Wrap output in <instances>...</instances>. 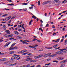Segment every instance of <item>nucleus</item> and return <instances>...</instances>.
Masks as SVG:
<instances>
[{"label":"nucleus","mask_w":67,"mask_h":67,"mask_svg":"<svg viewBox=\"0 0 67 67\" xmlns=\"http://www.w3.org/2000/svg\"><path fill=\"white\" fill-rule=\"evenodd\" d=\"M27 10V9H24L23 10H24V11H26Z\"/></svg>","instance_id":"56"},{"label":"nucleus","mask_w":67,"mask_h":67,"mask_svg":"<svg viewBox=\"0 0 67 67\" xmlns=\"http://www.w3.org/2000/svg\"><path fill=\"white\" fill-rule=\"evenodd\" d=\"M8 15V14H5L2 16H7Z\"/></svg>","instance_id":"24"},{"label":"nucleus","mask_w":67,"mask_h":67,"mask_svg":"<svg viewBox=\"0 0 67 67\" xmlns=\"http://www.w3.org/2000/svg\"><path fill=\"white\" fill-rule=\"evenodd\" d=\"M16 64H17V63H16L13 64H7V65H9V66H14V65H16Z\"/></svg>","instance_id":"1"},{"label":"nucleus","mask_w":67,"mask_h":67,"mask_svg":"<svg viewBox=\"0 0 67 67\" xmlns=\"http://www.w3.org/2000/svg\"><path fill=\"white\" fill-rule=\"evenodd\" d=\"M46 48H47V49H52V48L51 47H49V48H47V47H45Z\"/></svg>","instance_id":"21"},{"label":"nucleus","mask_w":67,"mask_h":67,"mask_svg":"<svg viewBox=\"0 0 67 67\" xmlns=\"http://www.w3.org/2000/svg\"><path fill=\"white\" fill-rule=\"evenodd\" d=\"M11 18V16H9L8 17V19L9 20V19H10V18Z\"/></svg>","instance_id":"59"},{"label":"nucleus","mask_w":67,"mask_h":67,"mask_svg":"<svg viewBox=\"0 0 67 67\" xmlns=\"http://www.w3.org/2000/svg\"><path fill=\"white\" fill-rule=\"evenodd\" d=\"M0 61H3V59H0Z\"/></svg>","instance_id":"54"},{"label":"nucleus","mask_w":67,"mask_h":67,"mask_svg":"<svg viewBox=\"0 0 67 67\" xmlns=\"http://www.w3.org/2000/svg\"><path fill=\"white\" fill-rule=\"evenodd\" d=\"M51 60V58H49L47 59V61H49V60Z\"/></svg>","instance_id":"31"},{"label":"nucleus","mask_w":67,"mask_h":67,"mask_svg":"<svg viewBox=\"0 0 67 67\" xmlns=\"http://www.w3.org/2000/svg\"><path fill=\"white\" fill-rule=\"evenodd\" d=\"M3 27H4V28H5V27H6V26H5V25H3Z\"/></svg>","instance_id":"61"},{"label":"nucleus","mask_w":67,"mask_h":67,"mask_svg":"<svg viewBox=\"0 0 67 67\" xmlns=\"http://www.w3.org/2000/svg\"><path fill=\"white\" fill-rule=\"evenodd\" d=\"M15 57H14V56H13L12 57L11 59L12 60H13L14 59H15Z\"/></svg>","instance_id":"16"},{"label":"nucleus","mask_w":67,"mask_h":67,"mask_svg":"<svg viewBox=\"0 0 67 67\" xmlns=\"http://www.w3.org/2000/svg\"><path fill=\"white\" fill-rule=\"evenodd\" d=\"M67 62V59L65 60H63V61L61 62V63H66Z\"/></svg>","instance_id":"5"},{"label":"nucleus","mask_w":67,"mask_h":67,"mask_svg":"<svg viewBox=\"0 0 67 67\" xmlns=\"http://www.w3.org/2000/svg\"><path fill=\"white\" fill-rule=\"evenodd\" d=\"M67 10H66L65 11H64L62 12V13H65V12H67Z\"/></svg>","instance_id":"57"},{"label":"nucleus","mask_w":67,"mask_h":67,"mask_svg":"<svg viewBox=\"0 0 67 67\" xmlns=\"http://www.w3.org/2000/svg\"><path fill=\"white\" fill-rule=\"evenodd\" d=\"M12 5H14L13 3H12L11 4V6Z\"/></svg>","instance_id":"63"},{"label":"nucleus","mask_w":67,"mask_h":67,"mask_svg":"<svg viewBox=\"0 0 67 67\" xmlns=\"http://www.w3.org/2000/svg\"><path fill=\"white\" fill-rule=\"evenodd\" d=\"M7 36H8V35H4V36L5 37H7Z\"/></svg>","instance_id":"43"},{"label":"nucleus","mask_w":67,"mask_h":67,"mask_svg":"<svg viewBox=\"0 0 67 67\" xmlns=\"http://www.w3.org/2000/svg\"><path fill=\"white\" fill-rule=\"evenodd\" d=\"M9 20V19L8 18H6L5 19V20L6 21H8Z\"/></svg>","instance_id":"23"},{"label":"nucleus","mask_w":67,"mask_h":67,"mask_svg":"<svg viewBox=\"0 0 67 67\" xmlns=\"http://www.w3.org/2000/svg\"><path fill=\"white\" fill-rule=\"evenodd\" d=\"M30 59L31 58H30L27 59H26V61H28V60H30Z\"/></svg>","instance_id":"13"},{"label":"nucleus","mask_w":67,"mask_h":67,"mask_svg":"<svg viewBox=\"0 0 67 67\" xmlns=\"http://www.w3.org/2000/svg\"><path fill=\"white\" fill-rule=\"evenodd\" d=\"M65 45L67 43V40H65Z\"/></svg>","instance_id":"48"},{"label":"nucleus","mask_w":67,"mask_h":67,"mask_svg":"<svg viewBox=\"0 0 67 67\" xmlns=\"http://www.w3.org/2000/svg\"><path fill=\"white\" fill-rule=\"evenodd\" d=\"M65 64H62L61 65V66H63V67H64L65 66Z\"/></svg>","instance_id":"27"},{"label":"nucleus","mask_w":67,"mask_h":67,"mask_svg":"<svg viewBox=\"0 0 67 67\" xmlns=\"http://www.w3.org/2000/svg\"><path fill=\"white\" fill-rule=\"evenodd\" d=\"M14 44H12L11 46L10 47V48H12V47H13V46H14Z\"/></svg>","instance_id":"34"},{"label":"nucleus","mask_w":67,"mask_h":67,"mask_svg":"<svg viewBox=\"0 0 67 67\" xmlns=\"http://www.w3.org/2000/svg\"><path fill=\"white\" fill-rule=\"evenodd\" d=\"M15 17H16V16H14L12 17L11 18V19H14V18H15Z\"/></svg>","instance_id":"26"},{"label":"nucleus","mask_w":67,"mask_h":67,"mask_svg":"<svg viewBox=\"0 0 67 67\" xmlns=\"http://www.w3.org/2000/svg\"><path fill=\"white\" fill-rule=\"evenodd\" d=\"M51 64V63H49V64H46L45 65V66H46V65H50Z\"/></svg>","instance_id":"52"},{"label":"nucleus","mask_w":67,"mask_h":67,"mask_svg":"<svg viewBox=\"0 0 67 67\" xmlns=\"http://www.w3.org/2000/svg\"><path fill=\"white\" fill-rule=\"evenodd\" d=\"M5 32H7V34H10V31L9 30H6Z\"/></svg>","instance_id":"6"},{"label":"nucleus","mask_w":67,"mask_h":67,"mask_svg":"<svg viewBox=\"0 0 67 67\" xmlns=\"http://www.w3.org/2000/svg\"><path fill=\"white\" fill-rule=\"evenodd\" d=\"M58 46V44H57L56 45H55L53 46V47L54 48H56Z\"/></svg>","instance_id":"10"},{"label":"nucleus","mask_w":67,"mask_h":67,"mask_svg":"<svg viewBox=\"0 0 67 67\" xmlns=\"http://www.w3.org/2000/svg\"><path fill=\"white\" fill-rule=\"evenodd\" d=\"M17 37H18V38H22V37H20V36H17Z\"/></svg>","instance_id":"30"},{"label":"nucleus","mask_w":67,"mask_h":67,"mask_svg":"<svg viewBox=\"0 0 67 67\" xmlns=\"http://www.w3.org/2000/svg\"><path fill=\"white\" fill-rule=\"evenodd\" d=\"M36 67H41V65H37Z\"/></svg>","instance_id":"33"},{"label":"nucleus","mask_w":67,"mask_h":67,"mask_svg":"<svg viewBox=\"0 0 67 67\" xmlns=\"http://www.w3.org/2000/svg\"><path fill=\"white\" fill-rule=\"evenodd\" d=\"M35 66V65H33V66H31L30 67H34Z\"/></svg>","instance_id":"64"},{"label":"nucleus","mask_w":67,"mask_h":67,"mask_svg":"<svg viewBox=\"0 0 67 67\" xmlns=\"http://www.w3.org/2000/svg\"><path fill=\"white\" fill-rule=\"evenodd\" d=\"M59 39H58L56 41H55V42L56 43V42H59Z\"/></svg>","instance_id":"20"},{"label":"nucleus","mask_w":67,"mask_h":67,"mask_svg":"<svg viewBox=\"0 0 67 67\" xmlns=\"http://www.w3.org/2000/svg\"><path fill=\"white\" fill-rule=\"evenodd\" d=\"M57 59H59V60L60 59H60H61V57L58 58H57Z\"/></svg>","instance_id":"51"},{"label":"nucleus","mask_w":67,"mask_h":67,"mask_svg":"<svg viewBox=\"0 0 67 67\" xmlns=\"http://www.w3.org/2000/svg\"><path fill=\"white\" fill-rule=\"evenodd\" d=\"M52 2L51 1H48V2H47V3H50V2Z\"/></svg>","instance_id":"32"},{"label":"nucleus","mask_w":67,"mask_h":67,"mask_svg":"<svg viewBox=\"0 0 67 67\" xmlns=\"http://www.w3.org/2000/svg\"><path fill=\"white\" fill-rule=\"evenodd\" d=\"M60 48V47L56 48L55 49H59Z\"/></svg>","instance_id":"46"},{"label":"nucleus","mask_w":67,"mask_h":67,"mask_svg":"<svg viewBox=\"0 0 67 67\" xmlns=\"http://www.w3.org/2000/svg\"><path fill=\"white\" fill-rule=\"evenodd\" d=\"M23 51H24V50H22L21 51H19V52H18V53H22V52H23Z\"/></svg>","instance_id":"25"},{"label":"nucleus","mask_w":67,"mask_h":67,"mask_svg":"<svg viewBox=\"0 0 67 67\" xmlns=\"http://www.w3.org/2000/svg\"><path fill=\"white\" fill-rule=\"evenodd\" d=\"M59 50L60 51V53H61V54H62L63 52H64V51H65V50H66V49H60Z\"/></svg>","instance_id":"2"},{"label":"nucleus","mask_w":67,"mask_h":67,"mask_svg":"<svg viewBox=\"0 0 67 67\" xmlns=\"http://www.w3.org/2000/svg\"><path fill=\"white\" fill-rule=\"evenodd\" d=\"M29 47H30L31 48H33V46H29Z\"/></svg>","instance_id":"60"},{"label":"nucleus","mask_w":67,"mask_h":67,"mask_svg":"<svg viewBox=\"0 0 67 67\" xmlns=\"http://www.w3.org/2000/svg\"><path fill=\"white\" fill-rule=\"evenodd\" d=\"M47 4V2H44L42 3L43 5H44V4Z\"/></svg>","instance_id":"14"},{"label":"nucleus","mask_w":67,"mask_h":67,"mask_svg":"<svg viewBox=\"0 0 67 67\" xmlns=\"http://www.w3.org/2000/svg\"><path fill=\"white\" fill-rule=\"evenodd\" d=\"M34 58H35V59H37V58H39V57L38 56V55L37 56L35 57Z\"/></svg>","instance_id":"15"},{"label":"nucleus","mask_w":67,"mask_h":67,"mask_svg":"<svg viewBox=\"0 0 67 67\" xmlns=\"http://www.w3.org/2000/svg\"><path fill=\"white\" fill-rule=\"evenodd\" d=\"M67 2V1H66V0H64L63 1L62 3H64V2Z\"/></svg>","instance_id":"29"},{"label":"nucleus","mask_w":67,"mask_h":67,"mask_svg":"<svg viewBox=\"0 0 67 67\" xmlns=\"http://www.w3.org/2000/svg\"><path fill=\"white\" fill-rule=\"evenodd\" d=\"M33 7L32 6L31 7H29V9H33Z\"/></svg>","instance_id":"41"},{"label":"nucleus","mask_w":67,"mask_h":67,"mask_svg":"<svg viewBox=\"0 0 67 67\" xmlns=\"http://www.w3.org/2000/svg\"><path fill=\"white\" fill-rule=\"evenodd\" d=\"M38 56L39 57V58H40V57H42V56H43V55L41 54L40 55H38Z\"/></svg>","instance_id":"11"},{"label":"nucleus","mask_w":67,"mask_h":67,"mask_svg":"<svg viewBox=\"0 0 67 67\" xmlns=\"http://www.w3.org/2000/svg\"><path fill=\"white\" fill-rule=\"evenodd\" d=\"M41 30V31H42V32H43V30H42V29H41V28L40 27L39 28V30Z\"/></svg>","instance_id":"39"},{"label":"nucleus","mask_w":67,"mask_h":67,"mask_svg":"<svg viewBox=\"0 0 67 67\" xmlns=\"http://www.w3.org/2000/svg\"><path fill=\"white\" fill-rule=\"evenodd\" d=\"M58 54H61V53H60V51H58Z\"/></svg>","instance_id":"55"},{"label":"nucleus","mask_w":67,"mask_h":67,"mask_svg":"<svg viewBox=\"0 0 67 67\" xmlns=\"http://www.w3.org/2000/svg\"><path fill=\"white\" fill-rule=\"evenodd\" d=\"M27 54H28V53H24L22 54V55H25Z\"/></svg>","instance_id":"22"},{"label":"nucleus","mask_w":67,"mask_h":67,"mask_svg":"<svg viewBox=\"0 0 67 67\" xmlns=\"http://www.w3.org/2000/svg\"><path fill=\"white\" fill-rule=\"evenodd\" d=\"M33 20H31L29 23V25H31V23H32V21H33Z\"/></svg>","instance_id":"17"},{"label":"nucleus","mask_w":67,"mask_h":67,"mask_svg":"<svg viewBox=\"0 0 67 67\" xmlns=\"http://www.w3.org/2000/svg\"><path fill=\"white\" fill-rule=\"evenodd\" d=\"M48 54H46L45 55L43 56V57H45V56H46V57H47V56H48Z\"/></svg>","instance_id":"28"},{"label":"nucleus","mask_w":67,"mask_h":67,"mask_svg":"<svg viewBox=\"0 0 67 67\" xmlns=\"http://www.w3.org/2000/svg\"><path fill=\"white\" fill-rule=\"evenodd\" d=\"M14 32V34H16V35H19V32H18L16 31H15Z\"/></svg>","instance_id":"3"},{"label":"nucleus","mask_w":67,"mask_h":67,"mask_svg":"<svg viewBox=\"0 0 67 67\" xmlns=\"http://www.w3.org/2000/svg\"><path fill=\"white\" fill-rule=\"evenodd\" d=\"M30 65L28 64L27 65H25L24 66V67H30Z\"/></svg>","instance_id":"12"},{"label":"nucleus","mask_w":67,"mask_h":67,"mask_svg":"<svg viewBox=\"0 0 67 67\" xmlns=\"http://www.w3.org/2000/svg\"><path fill=\"white\" fill-rule=\"evenodd\" d=\"M8 44H7V43H6V44L5 45V47H6V46H8Z\"/></svg>","instance_id":"47"},{"label":"nucleus","mask_w":67,"mask_h":67,"mask_svg":"<svg viewBox=\"0 0 67 67\" xmlns=\"http://www.w3.org/2000/svg\"><path fill=\"white\" fill-rule=\"evenodd\" d=\"M53 62H55V63H58V61L56 60H53Z\"/></svg>","instance_id":"40"},{"label":"nucleus","mask_w":67,"mask_h":67,"mask_svg":"<svg viewBox=\"0 0 67 67\" xmlns=\"http://www.w3.org/2000/svg\"><path fill=\"white\" fill-rule=\"evenodd\" d=\"M38 5H40V1H39L38 3Z\"/></svg>","instance_id":"18"},{"label":"nucleus","mask_w":67,"mask_h":67,"mask_svg":"<svg viewBox=\"0 0 67 67\" xmlns=\"http://www.w3.org/2000/svg\"><path fill=\"white\" fill-rule=\"evenodd\" d=\"M3 61H5V60H7V59L5 58L3 59Z\"/></svg>","instance_id":"50"},{"label":"nucleus","mask_w":67,"mask_h":67,"mask_svg":"<svg viewBox=\"0 0 67 67\" xmlns=\"http://www.w3.org/2000/svg\"><path fill=\"white\" fill-rule=\"evenodd\" d=\"M15 48V47H13L12 48H9V49L10 50H12L13 49H14Z\"/></svg>","instance_id":"9"},{"label":"nucleus","mask_w":67,"mask_h":67,"mask_svg":"<svg viewBox=\"0 0 67 67\" xmlns=\"http://www.w3.org/2000/svg\"><path fill=\"white\" fill-rule=\"evenodd\" d=\"M63 40H64V39H62V40H61L60 41L61 42H63Z\"/></svg>","instance_id":"53"},{"label":"nucleus","mask_w":67,"mask_h":67,"mask_svg":"<svg viewBox=\"0 0 67 67\" xmlns=\"http://www.w3.org/2000/svg\"><path fill=\"white\" fill-rule=\"evenodd\" d=\"M37 42H39V43L42 42V41H41L40 40H37Z\"/></svg>","instance_id":"42"},{"label":"nucleus","mask_w":67,"mask_h":67,"mask_svg":"<svg viewBox=\"0 0 67 67\" xmlns=\"http://www.w3.org/2000/svg\"><path fill=\"white\" fill-rule=\"evenodd\" d=\"M56 55H57V54H54L53 55H50V57H54L55 56H56Z\"/></svg>","instance_id":"4"},{"label":"nucleus","mask_w":67,"mask_h":67,"mask_svg":"<svg viewBox=\"0 0 67 67\" xmlns=\"http://www.w3.org/2000/svg\"><path fill=\"white\" fill-rule=\"evenodd\" d=\"M35 46H34L35 47H37V46H38V45L37 44H35Z\"/></svg>","instance_id":"37"},{"label":"nucleus","mask_w":67,"mask_h":67,"mask_svg":"<svg viewBox=\"0 0 67 67\" xmlns=\"http://www.w3.org/2000/svg\"><path fill=\"white\" fill-rule=\"evenodd\" d=\"M20 57L17 56L16 57V59H17V60H19L20 59Z\"/></svg>","instance_id":"8"},{"label":"nucleus","mask_w":67,"mask_h":67,"mask_svg":"<svg viewBox=\"0 0 67 67\" xmlns=\"http://www.w3.org/2000/svg\"><path fill=\"white\" fill-rule=\"evenodd\" d=\"M33 18H34L35 19H37V18L34 15H33V16H32V17L31 18V19H33Z\"/></svg>","instance_id":"7"},{"label":"nucleus","mask_w":67,"mask_h":67,"mask_svg":"<svg viewBox=\"0 0 67 67\" xmlns=\"http://www.w3.org/2000/svg\"><path fill=\"white\" fill-rule=\"evenodd\" d=\"M2 41H3V40H2V39H0V42H2Z\"/></svg>","instance_id":"62"},{"label":"nucleus","mask_w":67,"mask_h":67,"mask_svg":"<svg viewBox=\"0 0 67 67\" xmlns=\"http://www.w3.org/2000/svg\"><path fill=\"white\" fill-rule=\"evenodd\" d=\"M36 60H31V62H36Z\"/></svg>","instance_id":"19"},{"label":"nucleus","mask_w":67,"mask_h":67,"mask_svg":"<svg viewBox=\"0 0 67 67\" xmlns=\"http://www.w3.org/2000/svg\"><path fill=\"white\" fill-rule=\"evenodd\" d=\"M23 4L22 5H27V3H23Z\"/></svg>","instance_id":"35"},{"label":"nucleus","mask_w":67,"mask_h":67,"mask_svg":"<svg viewBox=\"0 0 67 67\" xmlns=\"http://www.w3.org/2000/svg\"><path fill=\"white\" fill-rule=\"evenodd\" d=\"M46 26V27H48L49 26V25L48 24H47V25Z\"/></svg>","instance_id":"44"},{"label":"nucleus","mask_w":67,"mask_h":67,"mask_svg":"<svg viewBox=\"0 0 67 67\" xmlns=\"http://www.w3.org/2000/svg\"><path fill=\"white\" fill-rule=\"evenodd\" d=\"M11 43V42H8L7 43V44H8V45H9V44H10V43Z\"/></svg>","instance_id":"49"},{"label":"nucleus","mask_w":67,"mask_h":67,"mask_svg":"<svg viewBox=\"0 0 67 67\" xmlns=\"http://www.w3.org/2000/svg\"><path fill=\"white\" fill-rule=\"evenodd\" d=\"M10 52V54H13V53H14V51H12V52Z\"/></svg>","instance_id":"36"},{"label":"nucleus","mask_w":67,"mask_h":67,"mask_svg":"<svg viewBox=\"0 0 67 67\" xmlns=\"http://www.w3.org/2000/svg\"><path fill=\"white\" fill-rule=\"evenodd\" d=\"M52 28H55V26H54V25H53L52 26Z\"/></svg>","instance_id":"45"},{"label":"nucleus","mask_w":67,"mask_h":67,"mask_svg":"<svg viewBox=\"0 0 67 67\" xmlns=\"http://www.w3.org/2000/svg\"><path fill=\"white\" fill-rule=\"evenodd\" d=\"M13 56H20V55H16V54H14L13 55Z\"/></svg>","instance_id":"58"},{"label":"nucleus","mask_w":67,"mask_h":67,"mask_svg":"<svg viewBox=\"0 0 67 67\" xmlns=\"http://www.w3.org/2000/svg\"><path fill=\"white\" fill-rule=\"evenodd\" d=\"M25 40H24L23 41V44H25Z\"/></svg>","instance_id":"38"}]
</instances>
